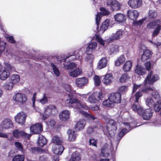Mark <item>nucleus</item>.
Segmentation results:
<instances>
[{"label":"nucleus","mask_w":161,"mask_h":161,"mask_svg":"<svg viewBox=\"0 0 161 161\" xmlns=\"http://www.w3.org/2000/svg\"><path fill=\"white\" fill-rule=\"evenodd\" d=\"M64 88L65 90L69 93L68 94L69 98L66 101V103L68 104L69 106L73 107L74 108V111L80 113L82 115L87 118L95 120L97 118L92 114H90L86 112L82 111L81 109H87L88 107L86 106V104L81 102H80L74 97H75V94L71 93V86L68 84H66L64 85Z\"/></svg>","instance_id":"1"},{"label":"nucleus","mask_w":161,"mask_h":161,"mask_svg":"<svg viewBox=\"0 0 161 161\" xmlns=\"http://www.w3.org/2000/svg\"><path fill=\"white\" fill-rule=\"evenodd\" d=\"M121 100V95L119 93H112L109 95L108 99L103 101L102 104L106 107L112 108L115 104L120 103Z\"/></svg>","instance_id":"2"},{"label":"nucleus","mask_w":161,"mask_h":161,"mask_svg":"<svg viewBox=\"0 0 161 161\" xmlns=\"http://www.w3.org/2000/svg\"><path fill=\"white\" fill-rule=\"evenodd\" d=\"M146 27L149 29H155L152 34V36L153 37L157 36L161 30V21L159 19L150 21L147 24Z\"/></svg>","instance_id":"3"},{"label":"nucleus","mask_w":161,"mask_h":161,"mask_svg":"<svg viewBox=\"0 0 161 161\" xmlns=\"http://www.w3.org/2000/svg\"><path fill=\"white\" fill-rule=\"evenodd\" d=\"M13 100L14 103L19 105H22L25 104L27 100L26 95L21 93H16L13 96Z\"/></svg>","instance_id":"4"},{"label":"nucleus","mask_w":161,"mask_h":161,"mask_svg":"<svg viewBox=\"0 0 161 161\" xmlns=\"http://www.w3.org/2000/svg\"><path fill=\"white\" fill-rule=\"evenodd\" d=\"M142 90L141 91H138L134 95L133 97L135 98V103L133 105L132 108L134 111L137 112L138 114H141L142 113V108L139 105L138 100L140 97L142 96Z\"/></svg>","instance_id":"5"},{"label":"nucleus","mask_w":161,"mask_h":161,"mask_svg":"<svg viewBox=\"0 0 161 161\" xmlns=\"http://www.w3.org/2000/svg\"><path fill=\"white\" fill-rule=\"evenodd\" d=\"M142 91L146 93L151 94L152 97L156 100H160V97L159 92L153 86H149L142 89Z\"/></svg>","instance_id":"6"},{"label":"nucleus","mask_w":161,"mask_h":161,"mask_svg":"<svg viewBox=\"0 0 161 161\" xmlns=\"http://www.w3.org/2000/svg\"><path fill=\"white\" fill-rule=\"evenodd\" d=\"M116 123L112 119L109 120L107 124L106 130L104 129L105 132H108L110 136L115 134L117 129Z\"/></svg>","instance_id":"7"},{"label":"nucleus","mask_w":161,"mask_h":161,"mask_svg":"<svg viewBox=\"0 0 161 161\" xmlns=\"http://www.w3.org/2000/svg\"><path fill=\"white\" fill-rule=\"evenodd\" d=\"M4 65L5 67L0 74V78L2 80H5L9 76L11 70L13 68V67L8 63H5Z\"/></svg>","instance_id":"8"},{"label":"nucleus","mask_w":161,"mask_h":161,"mask_svg":"<svg viewBox=\"0 0 161 161\" xmlns=\"http://www.w3.org/2000/svg\"><path fill=\"white\" fill-rule=\"evenodd\" d=\"M103 93L100 92L93 93L90 95L88 97V102L91 103H95L98 102L99 101L103 99Z\"/></svg>","instance_id":"9"},{"label":"nucleus","mask_w":161,"mask_h":161,"mask_svg":"<svg viewBox=\"0 0 161 161\" xmlns=\"http://www.w3.org/2000/svg\"><path fill=\"white\" fill-rule=\"evenodd\" d=\"M57 112L56 107L53 105H50L46 106L44 108V113L42 114L43 118L46 119L52 114Z\"/></svg>","instance_id":"10"},{"label":"nucleus","mask_w":161,"mask_h":161,"mask_svg":"<svg viewBox=\"0 0 161 161\" xmlns=\"http://www.w3.org/2000/svg\"><path fill=\"white\" fill-rule=\"evenodd\" d=\"M153 72L151 71L148 73L147 78L144 80V85L145 87L148 86V85L153 84V83L158 80L159 77L157 75H155L152 77Z\"/></svg>","instance_id":"11"},{"label":"nucleus","mask_w":161,"mask_h":161,"mask_svg":"<svg viewBox=\"0 0 161 161\" xmlns=\"http://www.w3.org/2000/svg\"><path fill=\"white\" fill-rule=\"evenodd\" d=\"M26 117V114L23 112L19 113L15 116L14 119L16 122L22 125L25 122Z\"/></svg>","instance_id":"12"},{"label":"nucleus","mask_w":161,"mask_h":161,"mask_svg":"<svg viewBox=\"0 0 161 161\" xmlns=\"http://www.w3.org/2000/svg\"><path fill=\"white\" fill-rule=\"evenodd\" d=\"M107 4L110 7L111 9L112 10H119L121 6V4L116 0H108L107 2Z\"/></svg>","instance_id":"13"},{"label":"nucleus","mask_w":161,"mask_h":161,"mask_svg":"<svg viewBox=\"0 0 161 161\" xmlns=\"http://www.w3.org/2000/svg\"><path fill=\"white\" fill-rule=\"evenodd\" d=\"M0 127L3 129H8L13 128V125L10 119L7 118L2 120L0 125Z\"/></svg>","instance_id":"14"},{"label":"nucleus","mask_w":161,"mask_h":161,"mask_svg":"<svg viewBox=\"0 0 161 161\" xmlns=\"http://www.w3.org/2000/svg\"><path fill=\"white\" fill-rule=\"evenodd\" d=\"M30 130L32 134H39L42 131V125L40 123L36 124L31 127Z\"/></svg>","instance_id":"15"},{"label":"nucleus","mask_w":161,"mask_h":161,"mask_svg":"<svg viewBox=\"0 0 161 161\" xmlns=\"http://www.w3.org/2000/svg\"><path fill=\"white\" fill-rule=\"evenodd\" d=\"M111 149H113L112 145L107 143L105 144L101 150V155L103 157H107L109 155Z\"/></svg>","instance_id":"16"},{"label":"nucleus","mask_w":161,"mask_h":161,"mask_svg":"<svg viewBox=\"0 0 161 161\" xmlns=\"http://www.w3.org/2000/svg\"><path fill=\"white\" fill-rule=\"evenodd\" d=\"M14 136L15 138L22 137L28 139L31 136V134H27L24 131H20L18 130H14L13 132Z\"/></svg>","instance_id":"17"},{"label":"nucleus","mask_w":161,"mask_h":161,"mask_svg":"<svg viewBox=\"0 0 161 161\" xmlns=\"http://www.w3.org/2000/svg\"><path fill=\"white\" fill-rule=\"evenodd\" d=\"M103 83L106 85H109L114 81V77L112 74H107L103 76Z\"/></svg>","instance_id":"18"},{"label":"nucleus","mask_w":161,"mask_h":161,"mask_svg":"<svg viewBox=\"0 0 161 161\" xmlns=\"http://www.w3.org/2000/svg\"><path fill=\"white\" fill-rule=\"evenodd\" d=\"M142 0H129L128 4L132 8H137L140 7L142 5Z\"/></svg>","instance_id":"19"},{"label":"nucleus","mask_w":161,"mask_h":161,"mask_svg":"<svg viewBox=\"0 0 161 161\" xmlns=\"http://www.w3.org/2000/svg\"><path fill=\"white\" fill-rule=\"evenodd\" d=\"M88 81V79L85 77L78 78L75 80V84L77 87L81 88L86 86Z\"/></svg>","instance_id":"20"},{"label":"nucleus","mask_w":161,"mask_h":161,"mask_svg":"<svg viewBox=\"0 0 161 161\" xmlns=\"http://www.w3.org/2000/svg\"><path fill=\"white\" fill-rule=\"evenodd\" d=\"M153 112L150 108H147L144 111L142 109V113L139 115H142L144 119L148 120L150 119L153 115Z\"/></svg>","instance_id":"21"},{"label":"nucleus","mask_w":161,"mask_h":161,"mask_svg":"<svg viewBox=\"0 0 161 161\" xmlns=\"http://www.w3.org/2000/svg\"><path fill=\"white\" fill-rule=\"evenodd\" d=\"M64 148L61 145L53 144L52 148L53 152L55 154L61 155L62 153Z\"/></svg>","instance_id":"22"},{"label":"nucleus","mask_w":161,"mask_h":161,"mask_svg":"<svg viewBox=\"0 0 161 161\" xmlns=\"http://www.w3.org/2000/svg\"><path fill=\"white\" fill-rule=\"evenodd\" d=\"M123 33V31L122 29L117 30L115 33H113L109 38L110 41L118 40L122 37Z\"/></svg>","instance_id":"23"},{"label":"nucleus","mask_w":161,"mask_h":161,"mask_svg":"<svg viewBox=\"0 0 161 161\" xmlns=\"http://www.w3.org/2000/svg\"><path fill=\"white\" fill-rule=\"evenodd\" d=\"M70 116V112L68 110H65L59 113V118L61 120L65 121L69 119Z\"/></svg>","instance_id":"24"},{"label":"nucleus","mask_w":161,"mask_h":161,"mask_svg":"<svg viewBox=\"0 0 161 161\" xmlns=\"http://www.w3.org/2000/svg\"><path fill=\"white\" fill-rule=\"evenodd\" d=\"M122 124L125 126V127L126 128L123 129L120 131L118 134L119 136L120 137V139L126 133H127L130 130V124L128 123H123Z\"/></svg>","instance_id":"25"},{"label":"nucleus","mask_w":161,"mask_h":161,"mask_svg":"<svg viewBox=\"0 0 161 161\" xmlns=\"http://www.w3.org/2000/svg\"><path fill=\"white\" fill-rule=\"evenodd\" d=\"M127 13L129 18L133 21L136 20L139 15V12L136 10H129Z\"/></svg>","instance_id":"26"},{"label":"nucleus","mask_w":161,"mask_h":161,"mask_svg":"<svg viewBox=\"0 0 161 161\" xmlns=\"http://www.w3.org/2000/svg\"><path fill=\"white\" fill-rule=\"evenodd\" d=\"M69 75L73 77H77L82 74V69L80 68H77L75 69L68 71Z\"/></svg>","instance_id":"27"},{"label":"nucleus","mask_w":161,"mask_h":161,"mask_svg":"<svg viewBox=\"0 0 161 161\" xmlns=\"http://www.w3.org/2000/svg\"><path fill=\"white\" fill-rule=\"evenodd\" d=\"M114 18L116 21L119 23H124L126 21L125 17L122 13H118L114 15Z\"/></svg>","instance_id":"28"},{"label":"nucleus","mask_w":161,"mask_h":161,"mask_svg":"<svg viewBox=\"0 0 161 161\" xmlns=\"http://www.w3.org/2000/svg\"><path fill=\"white\" fill-rule=\"evenodd\" d=\"M86 121L84 119H82L78 121L75 125V129L78 130H83L85 127Z\"/></svg>","instance_id":"29"},{"label":"nucleus","mask_w":161,"mask_h":161,"mask_svg":"<svg viewBox=\"0 0 161 161\" xmlns=\"http://www.w3.org/2000/svg\"><path fill=\"white\" fill-rule=\"evenodd\" d=\"M98 129L96 126H91L88 128L86 130V133L91 134L92 136H95L98 133Z\"/></svg>","instance_id":"30"},{"label":"nucleus","mask_w":161,"mask_h":161,"mask_svg":"<svg viewBox=\"0 0 161 161\" xmlns=\"http://www.w3.org/2000/svg\"><path fill=\"white\" fill-rule=\"evenodd\" d=\"M107 60L105 57L102 58L98 62L97 65V68L99 69H101L105 67L107 64Z\"/></svg>","instance_id":"31"},{"label":"nucleus","mask_w":161,"mask_h":161,"mask_svg":"<svg viewBox=\"0 0 161 161\" xmlns=\"http://www.w3.org/2000/svg\"><path fill=\"white\" fill-rule=\"evenodd\" d=\"M14 84L9 80L4 83L3 85L4 89L8 91H11L13 89Z\"/></svg>","instance_id":"32"},{"label":"nucleus","mask_w":161,"mask_h":161,"mask_svg":"<svg viewBox=\"0 0 161 161\" xmlns=\"http://www.w3.org/2000/svg\"><path fill=\"white\" fill-rule=\"evenodd\" d=\"M47 142V140L44 136L42 135H39L37 144L38 146L43 147L46 144Z\"/></svg>","instance_id":"33"},{"label":"nucleus","mask_w":161,"mask_h":161,"mask_svg":"<svg viewBox=\"0 0 161 161\" xmlns=\"http://www.w3.org/2000/svg\"><path fill=\"white\" fill-rule=\"evenodd\" d=\"M67 133L68 134V138L69 141H74L75 140L76 134L74 131L69 129L67 131Z\"/></svg>","instance_id":"34"},{"label":"nucleus","mask_w":161,"mask_h":161,"mask_svg":"<svg viewBox=\"0 0 161 161\" xmlns=\"http://www.w3.org/2000/svg\"><path fill=\"white\" fill-rule=\"evenodd\" d=\"M14 85L18 83L20 80V78L19 76L17 74L12 75L10 79H9Z\"/></svg>","instance_id":"35"},{"label":"nucleus","mask_w":161,"mask_h":161,"mask_svg":"<svg viewBox=\"0 0 161 161\" xmlns=\"http://www.w3.org/2000/svg\"><path fill=\"white\" fill-rule=\"evenodd\" d=\"M135 73L139 75H143L145 73V69L140 65H137L135 70Z\"/></svg>","instance_id":"36"},{"label":"nucleus","mask_w":161,"mask_h":161,"mask_svg":"<svg viewBox=\"0 0 161 161\" xmlns=\"http://www.w3.org/2000/svg\"><path fill=\"white\" fill-rule=\"evenodd\" d=\"M125 60V58L124 55H121L119 56L115 61V65L119 66L123 63Z\"/></svg>","instance_id":"37"},{"label":"nucleus","mask_w":161,"mask_h":161,"mask_svg":"<svg viewBox=\"0 0 161 161\" xmlns=\"http://www.w3.org/2000/svg\"><path fill=\"white\" fill-rule=\"evenodd\" d=\"M48 153V151L47 150L44 149V151L41 153L39 158V160L41 161H45L49 155Z\"/></svg>","instance_id":"38"},{"label":"nucleus","mask_w":161,"mask_h":161,"mask_svg":"<svg viewBox=\"0 0 161 161\" xmlns=\"http://www.w3.org/2000/svg\"><path fill=\"white\" fill-rule=\"evenodd\" d=\"M119 51V47L118 45H112L110 46L108 50V53L111 55L112 53H115Z\"/></svg>","instance_id":"39"},{"label":"nucleus","mask_w":161,"mask_h":161,"mask_svg":"<svg viewBox=\"0 0 161 161\" xmlns=\"http://www.w3.org/2000/svg\"><path fill=\"white\" fill-rule=\"evenodd\" d=\"M132 65V63L130 61H127L124 65L123 70L125 72L129 71L131 69Z\"/></svg>","instance_id":"40"},{"label":"nucleus","mask_w":161,"mask_h":161,"mask_svg":"<svg viewBox=\"0 0 161 161\" xmlns=\"http://www.w3.org/2000/svg\"><path fill=\"white\" fill-rule=\"evenodd\" d=\"M151 52L148 50H146L144 52L142 56V60L145 61L148 59L151 56Z\"/></svg>","instance_id":"41"},{"label":"nucleus","mask_w":161,"mask_h":161,"mask_svg":"<svg viewBox=\"0 0 161 161\" xmlns=\"http://www.w3.org/2000/svg\"><path fill=\"white\" fill-rule=\"evenodd\" d=\"M51 66L52 67V70L54 75L57 77L59 76L60 75V72L56 64L53 63H51Z\"/></svg>","instance_id":"42"},{"label":"nucleus","mask_w":161,"mask_h":161,"mask_svg":"<svg viewBox=\"0 0 161 161\" xmlns=\"http://www.w3.org/2000/svg\"><path fill=\"white\" fill-rule=\"evenodd\" d=\"M109 20L106 19L104 21L100 27V31H102V32L103 33L106 30L109 26Z\"/></svg>","instance_id":"43"},{"label":"nucleus","mask_w":161,"mask_h":161,"mask_svg":"<svg viewBox=\"0 0 161 161\" xmlns=\"http://www.w3.org/2000/svg\"><path fill=\"white\" fill-rule=\"evenodd\" d=\"M80 159L79 153L78 152H75L72 154L71 158L69 161H78Z\"/></svg>","instance_id":"44"},{"label":"nucleus","mask_w":161,"mask_h":161,"mask_svg":"<svg viewBox=\"0 0 161 161\" xmlns=\"http://www.w3.org/2000/svg\"><path fill=\"white\" fill-rule=\"evenodd\" d=\"M153 108L156 112H158L161 109V100H157L154 103Z\"/></svg>","instance_id":"45"},{"label":"nucleus","mask_w":161,"mask_h":161,"mask_svg":"<svg viewBox=\"0 0 161 161\" xmlns=\"http://www.w3.org/2000/svg\"><path fill=\"white\" fill-rule=\"evenodd\" d=\"M52 141L53 144L61 145L62 141L61 138L57 136H54L52 138Z\"/></svg>","instance_id":"46"},{"label":"nucleus","mask_w":161,"mask_h":161,"mask_svg":"<svg viewBox=\"0 0 161 161\" xmlns=\"http://www.w3.org/2000/svg\"><path fill=\"white\" fill-rule=\"evenodd\" d=\"M77 67V64L75 63L72 62L69 64H64V68L66 70L73 69Z\"/></svg>","instance_id":"47"},{"label":"nucleus","mask_w":161,"mask_h":161,"mask_svg":"<svg viewBox=\"0 0 161 161\" xmlns=\"http://www.w3.org/2000/svg\"><path fill=\"white\" fill-rule=\"evenodd\" d=\"M30 151L32 152L34 154H37L39 153H41V152L44 151V149L41 148L39 147H31L30 150Z\"/></svg>","instance_id":"48"},{"label":"nucleus","mask_w":161,"mask_h":161,"mask_svg":"<svg viewBox=\"0 0 161 161\" xmlns=\"http://www.w3.org/2000/svg\"><path fill=\"white\" fill-rule=\"evenodd\" d=\"M157 16V13L154 10H150L148 13V17L150 19H154Z\"/></svg>","instance_id":"49"},{"label":"nucleus","mask_w":161,"mask_h":161,"mask_svg":"<svg viewBox=\"0 0 161 161\" xmlns=\"http://www.w3.org/2000/svg\"><path fill=\"white\" fill-rule=\"evenodd\" d=\"M95 40L101 45L103 46H104L105 41L103 40L100 36L98 35H96L95 36Z\"/></svg>","instance_id":"50"},{"label":"nucleus","mask_w":161,"mask_h":161,"mask_svg":"<svg viewBox=\"0 0 161 161\" xmlns=\"http://www.w3.org/2000/svg\"><path fill=\"white\" fill-rule=\"evenodd\" d=\"M95 40L101 45L103 46H104L105 41L103 40L100 36L98 35H96L95 36Z\"/></svg>","instance_id":"51"},{"label":"nucleus","mask_w":161,"mask_h":161,"mask_svg":"<svg viewBox=\"0 0 161 161\" xmlns=\"http://www.w3.org/2000/svg\"><path fill=\"white\" fill-rule=\"evenodd\" d=\"M24 159L25 156L24 155H18L15 156L12 161H24Z\"/></svg>","instance_id":"52"},{"label":"nucleus","mask_w":161,"mask_h":161,"mask_svg":"<svg viewBox=\"0 0 161 161\" xmlns=\"http://www.w3.org/2000/svg\"><path fill=\"white\" fill-rule=\"evenodd\" d=\"M146 103L147 105H148L149 107H151L154 104L155 101L151 98L148 97L146 99Z\"/></svg>","instance_id":"53"},{"label":"nucleus","mask_w":161,"mask_h":161,"mask_svg":"<svg viewBox=\"0 0 161 161\" xmlns=\"http://www.w3.org/2000/svg\"><path fill=\"white\" fill-rule=\"evenodd\" d=\"M130 77L127 74H124L120 77L119 79V81L120 82H124L128 80Z\"/></svg>","instance_id":"54"},{"label":"nucleus","mask_w":161,"mask_h":161,"mask_svg":"<svg viewBox=\"0 0 161 161\" xmlns=\"http://www.w3.org/2000/svg\"><path fill=\"white\" fill-rule=\"evenodd\" d=\"M74 53H73V55H70L69 56H68V57H66V59H65L64 60V61H66V59L68 58L73 56L72 59H74L75 58H76V59L79 60L80 61H81L82 59V57L81 55H80V53H79V54H75V56H74Z\"/></svg>","instance_id":"55"},{"label":"nucleus","mask_w":161,"mask_h":161,"mask_svg":"<svg viewBox=\"0 0 161 161\" xmlns=\"http://www.w3.org/2000/svg\"><path fill=\"white\" fill-rule=\"evenodd\" d=\"M47 124L50 129H52L55 126L56 122L54 120L50 119L47 122Z\"/></svg>","instance_id":"56"},{"label":"nucleus","mask_w":161,"mask_h":161,"mask_svg":"<svg viewBox=\"0 0 161 161\" xmlns=\"http://www.w3.org/2000/svg\"><path fill=\"white\" fill-rule=\"evenodd\" d=\"M94 59V56L92 54H91L87 55L85 59V60L91 64L93 62Z\"/></svg>","instance_id":"57"},{"label":"nucleus","mask_w":161,"mask_h":161,"mask_svg":"<svg viewBox=\"0 0 161 161\" xmlns=\"http://www.w3.org/2000/svg\"><path fill=\"white\" fill-rule=\"evenodd\" d=\"M6 43L4 42H0V56L4 51Z\"/></svg>","instance_id":"58"},{"label":"nucleus","mask_w":161,"mask_h":161,"mask_svg":"<svg viewBox=\"0 0 161 161\" xmlns=\"http://www.w3.org/2000/svg\"><path fill=\"white\" fill-rule=\"evenodd\" d=\"M94 83L96 86H98L101 83L100 79L99 77L95 75L94 77Z\"/></svg>","instance_id":"59"},{"label":"nucleus","mask_w":161,"mask_h":161,"mask_svg":"<svg viewBox=\"0 0 161 161\" xmlns=\"http://www.w3.org/2000/svg\"><path fill=\"white\" fill-rule=\"evenodd\" d=\"M14 145L17 149L22 152H23V146L20 142H16L14 143Z\"/></svg>","instance_id":"60"},{"label":"nucleus","mask_w":161,"mask_h":161,"mask_svg":"<svg viewBox=\"0 0 161 161\" xmlns=\"http://www.w3.org/2000/svg\"><path fill=\"white\" fill-rule=\"evenodd\" d=\"M48 97L46 96L45 94L43 95V98L39 100V101L40 103H41L42 104H44L47 103L48 102Z\"/></svg>","instance_id":"61"},{"label":"nucleus","mask_w":161,"mask_h":161,"mask_svg":"<svg viewBox=\"0 0 161 161\" xmlns=\"http://www.w3.org/2000/svg\"><path fill=\"white\" fill-rule=\"evenodd\" d=\"M89 143L90 145L97 147V140L94 138L90 139L89 140Z\"/></svg>","instance_id":"62"},{"label":"nucleus","mask_w":161,"mask_h":161,"mask_svg":"<svg viewBox=\"0 0 161 161\" xmlns=\"http://www.w3.org/2000/svg\"><path fill=\"white\" fill-rule=\"evenodd\" d=\"M101 14L100 13H98L96 15V21L97 27L98 26L100 23V19L101 18Z\"/></svg>","instance_id":"63"},{"label":"nucleus","mask_w":161,"mask_h":161,"mask_svg":"<svg viewBox=\"0 0 161 161\" xmlns=\"http://www.w3.org/2000/svg\"><path fill=\"white\" fill-rule=\"evenodd\" d=\"M88 46L91 49H92L93 51H94L97 47V43L96 42H93L89 44Z\"/></svg>","instance_id":"64"}]
</instances>
